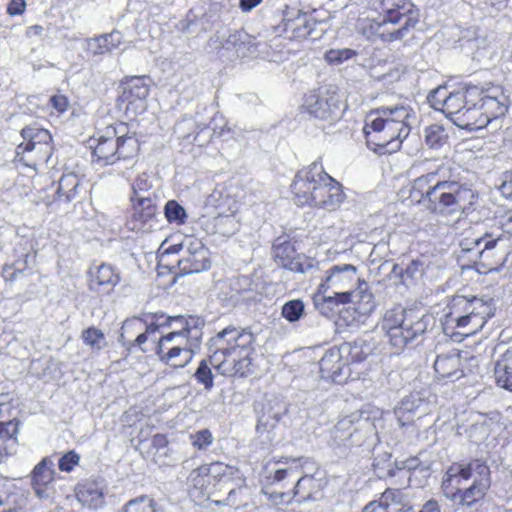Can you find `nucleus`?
<instances>
[{
    "mask_svg": "<svg viewBox=\"0 0 512 512\" xmlns=\"http://www.w3.org/2000/svg\"><path fill=\"white\" fill-rule=\"evenodd\" d=\"M150 82V79L145 76L130 77L123 82L121 100L126 103V111L137 115L146 110Z\"/></svg>",
    "mask_w": 512,
    "mask_h": 512,
    "instance_id": "nucleus-21",
    "label": "nucleus"
},
{
    "mask_svg": "<svg viewBox=\"0 0 512 512\" xmlns=\"http://www.w3.org/2000/svg\"><path fill=\"white\" fill-rule=\"evenodd\" d=\"M291 189L298 206L312 205L334 211L345 198L342 185L325 172L318 161L297 172Z\"/></svg>",
    "mask_w": 512,
    "mask_h": 512,
    "instance_id": "nucleus-4",
    "label": "nucleus"
},
{
    "mask_svg": "<svg viewBox=\"0 0 512 512\" xmlns=\"http://www.w3.org/2000/svg\"><path fill=\"white\" fill-rule=\"evenodd\" d=\"M277 418H260L256 425V431L265 441L272 442L275 438L274 429L276 428Z\"/></svg>",
    "mask_w": 512,
    "mask_h": 512,
    "instance_id": "nucleus-58",
    "label": "nucleus"
},
{
    "mask_svg": "<svg viewBox=\"0 0 512 512\" xmlns=\"http://www.w3.org/2000/svg\"><path fill=\"white\" fill-rule=\"evenodd\" d=\"M200 345L186 344L181 346H168L163 352L156 353L160 361L174 368H183L191 362L193 353Z\"/></svg>",
    "mask_w": 512,
    "mask_h": 512,
    "instance_id": "nucleus-34",
    "label": "nucleus"
},
{
    "mask_svg": "<svg viewBox=\"0 0 512 512\" xmlns=\"http://www.w3.org/2000/svg\"><path fill=\"white\" fill-rule=\"evenodd\" d=\"M90 288L95 286H105L113 288L120 281L118 270L110 264L103 263L95 268L90 269Z\"/></svg>",
    "mask_w": 512,
    "mask_h": 512,
    "instance_id": "nucleus-37",
    "label": "nucleus"
},
{
    "mask_svg": "<svg viewBox=\"0 0 512 512\" xmlns=\"http://www.w3.org/2000/svg\"><path fill=\"white\" fill-rule=\"evenodd\" d=\"M81 179L73 172L63 173L56 190L57 199L65 203L75 200L79 195Z\"/></svg>",
    "mask_w": 512,
    "mask_h": 512,
    "instance_id": "nucleus-40",
    "label": "nucleus"
},
{
    "mask_svg": "<svg viewBox=\"0 0 512 512\" xmlns=\"http://www.w3.org/2000/svg\"><path fill=\"white\" fill-rule=\"evenodd\" d=\"M295 251L289 242L275 244L273 246V256L276 263L283 268L298 273H307L314 268L312 261L301 262L294 257Z\"/></svg>",
    "mask_w": 512,
    "mask_h": 512,
    "instance_id": "nucleus-28",
    "label": "nucleus"
},
{
    "mask_svg": "<svg viewBox=\"0 0 512 512\" xmlns=\"http://www.w3.org/2000/svg\"><path fill=\"white\" fill-rule=\"evenodd\" d=\"M120 512H162L157 503L148 496H141L128 501Z\"/></svg>",
    "mask_w": 512,
    "mask_h": 512,
    "instance_id": "nucleus-46",
    "label": "nucleus"
},
{
    "mask_svg": "<svg viewBox=\"0 0 512 512\" xmlns=\"http://www.w3.org/2000/svg\"><path fill=\"white\" fill-rule=\"evenodd\" d=\"M504 239L503 232L494 233L486 232L482 236L461 240L459 260L463 261L467 259L473 263L477 270L480 271L479 267H482L488 271H491L495 266L500 264V259H497V245Z\"/></svg>",
    "mask_w": 512,
    "mask_h": 512,
    "instance_id": "nucleus-11",
    "label": "nucleus"
},
{
    "mask_svg": "<svg viewBox=\"0 0 512 512\" xmlns=\"http://www.w3.org/2000/svg\"><path fill=\"white\" fill-rule=\"evenodd\" d=\"M315 22L310 15L298 12L295 17L287 13L283 18V31L291 39L306 38L311 34Z\"/></svg>",
    "mask_w": 512,
    "mask_h": 512,
    "instance_id": "nucleus-33",
    "label": "nucleus"
},
{
    "mask_svg": "<svg viewBox=\"0 0 512 512\" xmlns=\"http://www.w3.org/2000/svg\"><path fill=\"white\" fill-rule=\"evenodd\" d=\"M76 498L83 505L97 509L104 503V483L102 480H85L76 488Z\"/></svg>",
    "mask_w": 512,
    "mask_h": 512,
    "instance_id": "nucleus-30",
    "label": "nucleus"
},
{
    "mask_svg": "<svg viewBox=\"0 0 512 512\" xmlns=\"http://www.w3.org/2000/svg\"><path fill=\"white\" fill-rule=\"evenodd\" d=\"M474 468V460L468 464L454 463L452 464L442 479L441 488L446 498L457 501L464 490V486L472 477L471 468Z\"/></svg>",
    "mask_w": 512,
    "mask_h": 512,
    "instance_id": "nucleus-23",
    "label": "nucleus"
},
{
    "mask_svg": "<svg viewBox=\"0 0 512 512\" xmlns=\"http://www.w3.org/2000/svg\"><path fill=\"white\" fill-rule=\"evenodd\" d=\"M353 300L349 303L358 304L355 307L360 313L366 314L374 308L373 295L361 287L353 289Z\"/></svg>",
    "mask_w": 512,
    "mask_h": 512,
    "instance_id": "nucleus-51",
    "label": "nucleus"
},
{
    "mask_svg": "<svg viewBox=\"0 0 512 512\" xmlns=\"http://www.w3.org/2000/svg\"><path fill=\"white\" fill-rule=\"evenodd\" d=\"M494 376L497 385L512 391V359H503L495 365Z\"/></svg>",
    "mask_w": 512,
    "mask_h": 512,
    "instance_id": "nucleus-43",
    "label": "nucleus"
},
{
    "mask_svg": "<svg viewBox=\"0 0 512 512\" xmlns=\"http://www.w3.org/2000/svg\"><path fill=\"white\" fill-rule=\"evenodd\" d=\"M315 488V480L312 476L304 475L296 478V483L293 487L292 493L295 496H300L301 500H307L311 497Z\"/></svg>",
    "mask_w": 512,
    "mask_h": 512,
    "instance_id": "nucleus-52",
    "label": "nucleus"
},
{
    "mask_svg": "<svg viewBox=\"0 0 512 512\" xmlns=\"http://www.w3.org/2000/svg\"><path fill=\"white\" fill-rule=\"evenodd\" d=\"M180 250H183L182 256L173 263L166 265L170 270L177 266L179 275L185 276L200 273L210 268L209 249L200 240L193 238L186 239L182 244L172 245L164 250L159 256V264L164 266L167 256L178 253Z\"/></svg>",
    "mask_w": 512,
    "mask_h": 512,
    "instance_id": "nucleus-10",
    "label": "nucleus"
},
{
    "mask_svg": "<svg viewBox=\"0 0 512 512\" xmlns=\"http://www.w3.org/2000/svg\"><path fill=\"white\" fill-rule=\"evenodd\" d=\"M424 140L430 148L439 149L447 142L448 133L442 125L433 124L425 128Z\"/></svg>",
    "mask_w": 512,
    "mask_h": 512,
    "instance_id": "nucleus-44",
    "label": "nucleus"
},
{
    "mask_svg": "<svg viewBox=\"0 0 512 512\" xmlns=\"http://www.w3.org/2000/svg\"><path fill=\"white\" fill-rule=\"evenodd\" d=\"M410 197L429 212L448 216L464 210L474 195L466 184L447 180L438 171H432L414 179Z\"/></svg>",
    "mask_w": 512,
    "mask_h": 512,
    "instance_id": "nucleus-3",
    "label": "nucleus"
},
{
    "mask_svg": "<svg viewBox=\"0 0 512 512\" xmlns=\"http://www.w3.org/2000/svg\"><path fill=\"white\" fill-rule=\"evenodd\" d=\"M481 89V95L476 98L483 110V113L489 118V123L506 114L510 101L508 95L501 86H492Z\"/></svg>",
    "mask_w": 512,
    "mask_h": 512,
    "instance_id": "nucleus-24",
    "label": "nucleus"
},
{
    "mask_svg": "<svg viewBox=\"0 0 512 512\" xmlns=\"http://www.w3.org/2000/svg\"><path fill=\"white\" fill-rule=\"evenodd\" d=\"M17 413V407L13 405L8 396L0 395V416H14Z\"/></svg>",
    "mask_w": 512,
    "mask_h": 512,
    "instance_id": "nucleus-64",
    "label": "nucleus"
},
{
    "mask_svg": "<svg viewBox=\"0 0 512 512\" xmlns=\"http://www.w3.org/2000/svg\"><path fill=\"white\" fill-rule=\"evenodd\" d=\"M222 48L232 51L237 58H245L257 51L255 38L245 31H234L229 34L222 44Z\"/></svg>",
    "mask_w": 512,
    "mask_h": 512,
    "instance_id": "nucleus-31",
    "label": "nucleus"
},
{
    "mask_svg": "<svg viewBox=\"0 0 512 512\" xmlns=\"http://www.w3.org/2000/svg\"><path fill=\"white\" fill-rule=\"evenodd\" d=\"M79 460V455L70 451L60 458L58 467L61 471L70 472L79 463Z\"/></svg>",
    "mask_w": 512,
    "mask_h": 512,
    "instance_id": "nucleus-62",
    "label": "nucleus"
},
{
    "mask_svg": "<svg viewBox=\"0 0 512 512\" xmlns=\"http://www.w3.org/2000/svg\"><path fill=\"white\" fill-rule=\"evenodd\" d=\"M421 455L422 454H419V456L409 457L404 460H397L396 467L399 470H407L409 472L418 471L422 477L426 478L429 476L430 462L422 461L420 459Z\"/></svg>",
    "mask_w": 512,
    "mask_h": 512,
    "instance_id": "nucleus-47",
    "label": "nucleus"
},
{
    "mask_svg": "<svg viewBox=\"0 0 512 512\" xmlns=\"http://www.w3.org/2000/svg\"><path fill=\"white\" fill-rule=\"evenodd\" d=\"M27 258L25 255L23 259L15 261L13 264H5L2 270V276L6 281L13 282L17 279L16 271L24 273L27 268Z\"/></svg>",
    "mask_w": 512,
    "mask_h": 512,
    "instance_id": "nucleus-56",
    "label": "nucleus"
},
{
    "mask_svg": "<svg viewBox=\"0 0 512 512\" xmlns=\"http://www.w3.org/2000/svg\"><path fill=\"white\" fill-rule=\"evenodd\" d=\"M191 441L194 447L198 449H205L212 443L213 436L209 430L204 429L191 435Z\"/></svg>",
    "mask_w": 512,
    "mask_h": 512,
    "instance_id": "nucleus-61",
    "label": "nucleus"
},
{
    "mask_svg": "<svg viewBox=\"0 0 512 512\" xmlns=\"http://www.w3.org/2000/svg\"><path fill=\"white\" fill-rule=\"evenodd\" d=\"M237 479L241 481L239 477V471L233 466H229L222 462H214L211 464L203 465L194 469L188 477L189 493L191 497L201 500L205 497H209L219 486H227L229 489L227 503L235 505L233 497L236 493L235 487H230V483H233Z\"/></svg>",
    "mask_w": 512,
    "mask_h": 512,
    "instance_id": "nucleus-7",
    "label": "nucleus"
},
{
    "mask_svg": "<svg viewBox=\"0 0 512 512\" xmlns=\"http://www.w3.org/2000/svg\"><path fill=\"white\" fill-rule=\"evenodd\" d=\"M344 354L350 356L352 362H361L367 356V353L363 352L361 345L357 342L353 345L346 343L340 347L330 348L319 361L322 378L337 383L344 379V368L346 366V362L343 359Z\"/></svg>",
    "mask_w": 512,
    "mask_h": 512,
    "instance_id": "nucleus-15",
    "label": "nucleus"
},
{
    "mask_svg": "<svg viewBox=\"0 0 512 512\" xmlns=\"http://www.w3.org/2000/svg\"><path fill=\"white\" fill-rule=\"evenodd\" d=\"M208 202L220 210L213 219L215 233L225 237H230L239 229V220L237 212L240 203L235 195H232L224 188H215L209 195Z\"/></svg>",
    "mask_w": 512,
    "mask_h": 512,
    "instance_id": "nucleus-14",
    "label": "nucleus"
},
{
    "mask_svg": "<svg viewBox=\"0 0 512 512\" xmlns=\"http://www.w3.org/2000/svg\"><path fill=\"white\" fill-rule=\"evenodd\" d=\"M356 55V52L352 49L343 48V49H330L325 53V60L329 64L338 65L343 63L346 60L353 58Z\"/></svg>",
    "mask_w": 512,
    "mask_h": 512,
    "instance_id": "nucleus-57",
    "label": "nucleus"
},
{
    "mask_svg": "<svg viewBox=\"0 0 512 512\" xmlns=\"http://www.w3.org/2000/svg\"><path fill=\"white\" fill-rule=\"evenodd\" d=\"M481 95V89L475 85H468L463 89L449 92L446 87H438L428 95V101L435 110L441 111L447 118L455 123V117L462 113L467 103H471Z\"/></svg>",
    "mask_w": 512,
    "mask_h": 512,
    "instance_id": "nucleus-12",
    "label": "nucleus"
},
{
    "mask_svg": "<svg viewBox=\"0 0 512 512\" xmlns=\"http://www.w3.org/2000/svg\"><path fill=\"white\" fill-rule=\"evenodd\" d=\"M21 155L18 158L25 166L36 170L38 164H44L49 161L52 156L51 143H42L34 148H25L20 150Z\"/></svg>",
    "mask_w": 512,
    "mask_h": 512,
    "instance_id": "nucleus-38",
    "label": "nucleus"
},
{
    "mask_svg": "<svg viewBox=\"0 0 512 512\" xmlns=\"http://www.w3.org/2000/svg\"><path fill=\"white\" fill-rule=\"evenodd\" d=\"M122 43V34L112 31L109 34L100 35L85 41V50L94 56L104 55L117 49Z\"/></svg>",
    "mask_w": 512,
    "mask_h": 512,
    "instance_id": "nucleus-35",
    "label": "nucleus"
},
{
    "mask_svg": "<svg viewBox=\"0 0 512 512\" xmlns=\"http://www.w3.org/2000/svg\"><path fill=\"white\" fill-rule=\"evenodd\" d=\"M492 300L485 301L479 297L467 298L454 296L444 310L441 318L443 331L452 333L455 328L466 329L465 334H474L484 327L487 320L494 316Z\"/></svg>",
    "mask_w": 512,
    "mask_h": 512,
    "instance_id": "nucleus-5",
    "label": "nucleus"
},
{
    "mask_svg": "<svg viewBox=\"0 0 512 512\" xmlns=\"http://www.w3.org/2000/svg\"><path fill=\"white\" fill-rule=\"evenodd\" d=\"M53 463L43 459L32 472V488L40 500L51 499L55 494Z\"/></svg>",
    "mask_w": 512,
    "mask_h": 512,
    "instance_id": "nucleus-26",
    "label": "nucleus"
},
{
    "mask_svg": "<svg viewBox=\"0 0 512 512\" xmlns=\"http://www.w3.org/2000/svg\"><path fill=\"white\" fill-rule=\"evenodd\" d=\"M377 13L383 16V20H386L392 27L402 19L404 23L400 28L396 30H403L402 37L413 28L419 20V13L415 5L411 0H379L375 7Z\"/></svg>",
    "mask_w": 512,
    "mask_h": 512,
    "instance_id": "nucleus-17",
    "label": "nucleus"
},
{
    "mask_svg": "<svg viewBox=\"0 0 512 512\" xmlns=\"http://www.w3.org/2000/svg\"><path fill=\"white\" fill-rule=\"evenodd\" d=\"M152 449L154 452V461L159 462L161 458L166 457L168 455V440L162 434H156L152 438Z\"/></svg>",
    "mask_w": 512,
    "mask_h": 512,
    "instance_id": "nucleus-59",
    "label": "nucleus"
},
{
    "mask_svg": "<svg viewBox=\"0 0 512 512\" xmlns=\"http://www.w3.org/2000/svg\"><path fill=\"white\" fill-rule=\"evenodd\" d=\"M339 95L328 90L313 91L305 96L302 108L320 120H336L341 116Z\"/></svg>",
    "mask_w": 512,
    "mask_h": 512,
    "instance_id": "nucleus-18",
    "label": "nucleus"
},
{
    "mask_svg": "<svg viewBox=\"0 0 512 512\" xmlns=\"http://www.w3.org/2000/svg\"><path fill=\"white\" fill-rule=\"evenodd\" d=\"M501 181L498 187L501 195L508 200H512V170L504 172Z\"/></svg>",
    "mask_w": 512,
    "mask_h": 512,
    "instance_id": "nucleus-63",
    "label": "nucleus"
},
{
    "mask_svg": "<svg viewBox=\"0 0 512 512\" xmlns=\"http://www.w3.org/2000/svg\"><path fill=\"white\" fill-rule=\"evenodd\" d=\"M263 493H264V495L267 496V499L270 501V503L275 506L288 505L294 498L292 491H288V492L263 491Z\"/></svg>",
    "mask_w": 512,
    "mask_h": 512,
    "instance_id": "nucleus-60",
    "label": "nucleus"
},
{
    "mask_svg": "<svg viewBox=\"0 0 512 512\" xmlns=\"http://www.w3.org/2000/svg\"><path fill=\"white\" fill-rule=\"evenodd\" d=\"M379 13L376 17H368L359 21V31L369 40L380 38L382 41H396L402 39V31L393 28Z\"/></svg>",
    "mask_w": 512,
    "mask_h": 512,
    "instance_id": "nucleus-25",
    "label": "nucleus"
},
{
    "mask_svg": "<svg viewBox=\"0 0 512 512\" xmlns=\"http://www.w3.org/2000/svg\"><path fill=\"white\" fill-rule=\"evenodd\" d=\"M362 512H413L411 500L400 489H386L378 500L369 502ZM418 512H441L438 501L430 499L426 501Z\"/></svg>",
    "mask_w": 512,
    "mask_h": 512,
    "instance_id": "nucleus-16",
    "label": "nucleus"
},
{
    "mask_svg": "<svg viewBox=\"0 0 512 512\" xmlns=\"http://www.w3.org/2000/svg\"><path fill=\"white\" fill-rule=\"evenodd\" d=\"M305 312V305L302 300L294 299L286 302L281 309V315L290 323L297 322Z\"/></svg>",
    "mask_w": 512,
    "mask_h": 512,
    "instance_id": "nucleus-50",
    "label": "nucleus"
},
{
    "mask_svg": "<svg viewBox=\"0 0 512 512\" xmlns=\"http://www.w3.org/2000/svg\"><path fill=\"white\" fill-rule=\"evenodd\" d=\"M231 287L244 301L257 299V284H254L248 276L237 277Z\"/></svg>",
    "mask_w": 512,
    "mask_h": 512,
    "instance_id": "nucleus-42",
    "label": "nucleus"
},
{
    "mask_svg": "<svg viewBox=\"0 0 512 512\" xmlns=\"http://www.w3.org/2000/svg\"><path fill=\"white\" fill-rule=\"evenodd\" d=\"M415 120V111L405 104L371 110L363 127L368 148L378 154L396 152L410 134Z\"/></svg>",
    "mask_w": 512,
    "mask_h": 512,
    "instance_id": "nucleus-2",
    "label": "nucleus"
},
{
    "mask_svg": "<svg viewBox=\"0 0 512 512\" xmlns=\"http://www.w3.org/2000/svg\"><path fill=\"white\" fill-rule=\"evenodd\" d=\"M255 338L251 331L228 326L209 340V359L202 360L194 377L198 384L210 390L214 376L210 366L225 376H246L250 372L252 344Z\"/></svg>",
    "mask_w": 512,
    "mask_h": 512,
    "instance_id": "nucleus-1",
    "label": "nucleus"
},
{
    "mask_svg": "<svg viewBox=\"0 0 512 512\" xmlns=\"http://www.w3.org/2000/svg\"><path fill=\"white\" fill-rule=\"evenodd\" d=\"M429 320L428 316L414 318L407 315L405 310L398 306L386 311L381 327L389 338L390 344L397 350H401L427 330Z\"/></svg>",
    "mask_w": 512,
    "mask_h": 512,
    "instance_id": "nucleus-9",
    "label": "nucleus"
},
{
    "mask_svg": "<svg viewBox=\"0 0 512 512\" xmlns=\"http://www.w3.org/2000/svg\"><path fill=\"white\" fill-rule=\"evenodd\" d=\"M23 142L17 146L16 157L21 155L20 150L25 148H34L42 143H51L52 137L48 130L37 126H27L21 130Z\"/></svg>",
    "mask_w": 512,
    "mask_h": 512,
    "instance_id": "nucleus-39",
    "label": "nucleus"
},
{
    "mask_svg": "<svg viewBox=\"0 0 512 512\" xmlns=\"http://www.w3.org/2000/svg\"><path fill=\"white\" fill-rule=\"evenodd\" d=\"M18 424L16 418L0 421V463L11 452L16 443Z\"/></svg>",
    "mask_w": 512,
    "mask_h": 512,
    "instance_id": "nucleus-41",
    "label": "nucleus"
},
{
    "mask_svg": "<svg viewBox=\"0 0 512 512\" xmlns=\"http://www.w3.org/2000/svg\"><path fill=\"white\" fill-rule=\"evenodd\" d=\"M132 214L128 226L132 231L148 232L154 229L157 217L155 198L130 199Z\"/></svg>",
    "mask_w": 512,
    "mask_h": 512,
    "instance_id": "nucleus-22",
    "label": "nucleus"
},
{
    "mask_svg": "<svg viewBox=\"0 0 512 512\" xmlns=\"http://www.w3.org/2000/svg\"><path fill=\"white\" fill-rule=\"evenodd\" d=\"M203 326V319H190L185 321L181 330H171L159 337L155 347V353L163 352V348H167L168 346H181L190 343H192V345H200L203 335Z\"/></svg>",
    "mask_w": 512,
    "mask_h": 512,
    "instance_id": "nucleus-19",
    "label": "nucleus"
},
{
    "mask_svg": "<svg viewBox=\"0 0 512 512\" xmlns=\"http://www.w3.org/2000/svg\"><path fill=\"white\" fill-rule=\"evenodd\" d=\"M27 495L17 490L7 495L5 501L0 498V506H4L1 512H27Z\"/></svg>",
    "mask_w": 512,
    "mask_h": 512,
    "instance_id": "nucleus-45",
    "label": "nucleus"
},
{
    "mask_svg": "<svg viewBox=\"0 0 512 512\" xmlns=\"http://www.w3.org/2000/svg\"><path fill=\"white\" fill-rule=\"evenodd\" d=\"M164 215L169 223L176 225H183L188 217L185 208L176 200H169L166 202Z\"/></svg>",
    "mask_w": 512,
    "mask_h": 512,
    "instance_id": "nucleus-49",
    "label": "nucleus"
},
{
    "mask_svg": "<svg viewBox=\"0 0 512 512\" xmlns=\"http://www.w3.org/2000/svg\"><path fill=\"white\" fill-rule=\"evenodd\" d=\"M474 468L472 467V477L470 485L465 487L458 499L463 506H472L482 500L491 486V477L489 467L480 460H474Z\"/></svg>",
    "mask_w": 512,
    "mask_h": 512,
    "instance_id": "nucleus-20",
    "label": "nucleus"
},
{
    "mask_svg": "<svg viewBox=\"0 0 512 512\" xmlns=\"http://www.w3.org/2000/svg\"><path fill=\"white\" fill-rule=\"evenodd\" d=\"M304 458H281L268 471L267 479L271 484H280L296 480L303 472Z\"/></svg>",
    "mask_w": 512,
    "mask_h": 512,
    "instance_id": "nucleus-27",
    "label": "nucleus"
},
{
    "mask_svg": "<svg viewBox=\"0 0 512 512\" xmlns=\"http://www.w3.org/2000/svg\"><path fill=\"white\" fill-rule=\"evenodd\" d=\"M425 264L421 260H412L405 268L395 264L392 268V274L400 279V283L406 287L417 284L424 275Z\"/></svg>",
    "mask_w": 512,
    "mask_h": 512,
    "instance_id": "nucleus-36",
    "label": "nucleus"
},
{
    "mask_svg": "<svg viewBox=\"0 0 512 512\" xmlns=\"http://www.w3.org/2000/svg\"><path fill=\"white\" fill-rule=\"evenodd\" d=\"M126 126H107L91 140L93 162L101 166L113 165L119 160L134 158L139 151L138 139L134 135L121 134Z\"/></svg>",
    "mask_w": 512,
    "mask_h": 512,
    "instance_id": "nucleus-6",
    "label": "nucleus"
},
{
    "mask_svg": "<svg viewBox=\"0 0 512 512\" xmlns=\"http://www.w3.org/2000/svg\"><path fill=\"white\" fill-rule=\"evenodd\" d=\"M423 404L422 399L416 394H410L402 398L400 402L394 407L393 411L396 415H404L406 413L416 412Z\"/></svg>",
    "mask_w": 512,
    "mask_h": 512,
    "instance_id": "nucleus-54",
    "label": "nucleus"
},
{
    "mask_svg": "<svg viewBox=\"0 0 512 512\" xmlns=\"http://www.w3.org/2000/svg\"><path fill=\"white\" fill-rule=\"evenodd\" d=\"M148 318L149 316L145 319L134 317L123 323L120 341L128 350L131 351L133 348L138 347L142 352H148L150 349L145 346L148 342H151L154 348L156 347L159 340L156 334L163 328L164 322L155 320L153 315L150 317V321Z\"/></svg>",
    "mask_w": 512,
    "mask_h": 512,
    "instance_id": "nucleus-13",
    "label": "nucleus"
},
{
    "mask_svg": "<svg viewBox=\"0 0 512 512\" xmlns=\"http://www.w3.org/2000/svg\"><path fill=\"white\" fill-rule=\"evenodd\" d=\"M81 339L85 345L91 348L92 351L98 352L106 346L104 333L96 327H89L83 330Z\"/></svg>",
    "mask_w": 512,
    "mask_h": 512,
    "instance_id": "nucleus-48",
    "label": "nucleus"
},
{
    "mask_svg": "<svg viewBox=\"0 0 512 512\" xmlns=\"http://www.w3.org/2000/svg\"><path fill=\"white\" fill-rule=\"evenodd\" d=\"M152 183L147 174L142 173L132 183V194L130 199L153 198L150 192Z\"/></svg>",
    "mask_w": 512,
    "mask_h": 512,
    "instance_id": "nucleus-53",
    "label": "nucleus"
},
{
    "mask_svg": "<svg viewBox=\"0 0 512 512\" xmlns=\"http://www.w3.org/2000/svg\"><path fill=\"white\" fill-rule=\"evenodd\" d=\"M153 318L155 320H157V321L164 322L163 323V327L168 326L172 330H181V327L184 326V322L188 321L190 319H202L201 317L193 316V315H188V316H183V315L167 316V315H165L163 313L162 314H154Z\"/></svg>",
    "mask_w": 512,
    "mask_h": 512,
    "instance_id": "nucleus-55",
    "label": "nucleus"
},
{
    "mask_svg": "<svg viewBox=\"0 0 512 512\" xmlns=\"http://www.w3.org/2000/svg\"><path fill=\"white\" fill-rule=\"evenodd\" d=\"M360 282L357 267L352 264L332 265L325 271V276L318 286L328 304H346L353 299V289Z\"/></svg>",
    "mask_w": 512,
    "mask_h": 512,
    "instance_id": "nucleus-8",
    "label": "nucleus"
},
{
    "mask_svg": "<svg viewBox=\"0 0 512 512\" xmlns=\"http://www.w3.org/2000/svg\"><path fill=\"white\" fill-rule=\"evenodd\" d=\"M461 129L468 131L480 130L489 124V118L483 113L479 101L473 100L467 103L462 113L455 117V123Z\"/></svg>",
    "mask_w": 512,
    "mask_h": 512,
    "instance_id": "nucleus-29",
    "label": "nucleus"
},
{
    "mask_svg": "<svg viewBox=\"0 0 512 512\" xmlns=\"http://www.w3.org/2000/svg\"><path fill=\"white\" fill-rule=\"evenodd\" d=\"M461 358L460 353L456 349H452L446 354H440L434 361V370L440 378L458 380L463 376L460 369Z\"/></svg>",
    "mask_w": 512,
    "mask_h": 512,
    "instance_id": "nucleus-32",
    "label": "nucleus"
}]
</instances>
